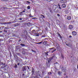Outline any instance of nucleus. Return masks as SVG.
I'll use <instances>...</instances> for the list:
<instances>
[{"mask_svg":"<svg viewBox=\"0 0 78 78\" xmlns=\"http://www.w3.org/2000/svg\"><path fill=\"white\" fill-rule=\"evenodd\" d=\"M41 73L40 72V71H38L36 72V74L37 75H38L39 76H41L40 73Z\"/></svg>","mask_w":78,"mask_h":78,"instance_id":"20e7f679","label":"nucleus"},{"mask_svg":"<svg viewBox=\"0 0 78 78\" xmlns=\"http://www.w3.org/2000/svg\"><path fill=\"white\" fill-rule=\"evenodd\" d=\"M1 64H2V65H4V66H5V63H3L2 62H1Z\"/></svg>","mask_w":78,"mask_h":78,"instance_id":"bb28decb","label":"nucleus"},{"mask_svg":"<svg viewBox=\"0 0 78 78\" xmlns=\"http://www.w3.org/2000/svg\"><path fill=\"white\" fill-rule=\"evenodd\" d=\"M61 7L62 8H65L66 7V5L65 4H63L62 5Z\"/></svg>","mask_w":78,"mask_h":78,"instance_id":"7ed1b4c3","label":"nucleus"},{"mask_svg":"<svg viewBox=\"0 0 78 78\" xmlns=\"http://www.w3.org/2000/svg\"><path fill=\"white\" fill-rule=\"evenodd\" d=\"M40 77H41V76H39L38 75H37L35 76V77H34V78H40Z\"/></svg>","mask_w":78,"mask_h":78,"instance_id":"ddd939ff","label":"nucleus"},{"mask_svg":"<svg viewBox=\"0 0 78 78\" xmlns=\"http://www.w3.org/2000/svg\"><path fill=\"white\" fill-rule=\"evenodd\" d=\"M52 0H47V2H50L51 1H52Z\"/></svg>","mask_w":78,"mask_h":78,"instance_id":"72a5a7b5","label":"nucleus"},{"mask_svg":"<svg viewBox=\"0 0 78 78\" xmlns=\"http://www.w3.org/2000/svg\"><path fill=\"white\" fill-rule=\"evenodd\" d=\"M20 45L22 46L23 47H25V44H21Z\"/></svg>","mask_w":78,"mask_h":78,"instance_id":"c85d7f7f","label":"nucleus"},{"mask_svg":"<svg viewBox=\"0 0 78 78\" xmlns=\"http://www.w3.org/2000/svg\"><path fill=\"white\" fill-rule=\"evenodd\" d=\"M14 67H15V68H17V65H16V64L14 66Z\"/></svg>","mask_w":78,"mask_h":78,"instance_id":"e433bc0d","label":"nucleus"},{"mask_svg":"<svg viewBox=\"0 0 78 78\" xmlns=\"http://www.w3.org/2000/svg\"><path fill=\"white\" fill-rule=\"evenodd\" d=\"M62 72H66V69L64 68H62Z\"/></svg>","mask_w":78,"mask_h":78,"instance_id":"9b49d317","label":"nucleus"},{"mask_svg":"<svg viewBox=\"0 0 78 78\" xmlns=\"http://www.w3.org/2000/svg\"><path fill=\"white\" fill-rule=\"evenodd\" d=\"M34 35H35V36H39V34L37 33H35Z\"/></svg>","mask_w":78,"mask_h":78,"instance_id":"393cba45","label":"nucleus"},{"mask_svg":"<svg viewBox=\"0 0 78 78\" xmlns=\"http://www.w3.org/2000/svg\"><path fill=\"white\" fill-rule=\"evenodd\" d=\"M20 24L19 23H17L15 25V27H17V26L19 25Z\"/></svg>","mask_w":78,"mask_h":78,"instance_id":"4be33fe9","label":"nucleus"},{"mask_svg":"<svg viewBox=\"0 0 78 78\" xmlns=\"http://www.w3.org/2000/svg\"><path fill=\"white\" fill-rule=\"evenodd\" d=\"M67 19H68V20H71V16H68L67 17Z\"/></svg>","mask_w":78,"mask_h":78,"instance_id":"6e6552de","label":"nucleus"},{"mask_svg":"<svg viewBox=\"0 0 78 78\" xmlns=\"http://www.w3.org/2000/svg\"><path fill=\"white\" fill-rule=\"evenodd\" d=\"M27 3H28V4H30V2L28 1H27L26 2Z\"/></svg>","mask_w":78,"mask_h":78,"instance_id":"a19ab883","label":"nucleus"},{"mask_svg":"<svg viewBox=\"0 0 78 78\" xmlns=\"http://www.w3.org/2000/svg\"><path fill=\"white\" fill-rule=\"evenodd\" d=\"M31 51H33V52H35V51L33 50V49H31Z\"/></svg>","mask_w":78,"mask_h":78,"instance_id":"c03bdc74","label":"nucleus"},{"mask_svg":"<svg viewBox=\"0 0 78 78\" xmlns=\"http://www.w3.org/2000/svg\"><path fill=\"white\" fill-rule=\"evenodd\" d=\"M14 58L15 59H16V60H18V57L17 56H14Z\"/></svg>","mask_w":78,"mask_h":78,"instance_id":"b1692460","label":"nucleus"},{"mask_svg":"<svg viewBox=\"0 0 78 78\" xmlns=\"http://www.w3.org/2000/svg\"><path fill=\"white\" fill-rule=\"evenodd\" d=\"M5 28V26H2L0 27V31H1V30H3V29Z\"/></svg>","mask_w":78,"mask_h":78,"instance_id":"9d476101","label":"nucleus"},{"mask_svg":"<svg viewBox=\"0 0 78 78\" xmlns=\"http://www.w3.org/2000/svg\"><path fill=\"white\" fill-rule=\"evenodd\" d=\"M58 73L59 75L60 76L61 75V72L60 71L58 72Z\"/></svg>","mask_w":78,"mask_h":78,"instance_id":"6ab92c4d","label":"nucleus"},{"mask_svg":"<svg viewBox=\"0 0 78 78\" xmlns=\"http://www.w3.org/2000/svg\"><path fill=\"white\" fill-rule=\"evenodd\" d=\"M2 20V18L0 16V20Z\"/></svg>","mask_w":78,"mask_h":78,"instance_id":"a18cd8bd","label":"nucleus"},{"mask_svg":"<svg viewBox=\"0 0 78 78\" xmlns=\"http://www.w3.org/2000/svg\"><path fill=\"white\" fill-rule=\"evenodd\" d=\"M65 72L64 74V75H66V72Z\"/></svg>","mask_w":78,"mask_h":78,"instance_id":"de8ad7c7","label":"nucleus"},{"mask_svg":"<svg viewBox=\"0 0 78 78\" xmlns=\"http://www.w3.org/2000/svg\"><path fill=\"white\" fill-rule=\"evenodd\" d=\"M23 21H23V20H22V21H20V22H23Z\"/></svg>","mask_w":78,"mask_h":78,"instance_id":"69168bd1","label":"nucleus"},{"mask_svg":"<svg viewBox=\"0 0 78 78\" xmlns=\"http://www.w3.org/2000/svg\"><path fill=\"white\" fill-rule=\"evenodd\" d=\"M59 44H58V43H56V47H59Z\"/></svg>","mask_w":78,"mask_h":78,"instance_id":"7c9ffc66","label":"nucleus"},{"mask_svg":"<svg viewBox=\"0 0 78 78\" xmlns=\"http://www.w3.org/2000/svg\"><path fill=\"white\" fill-rule=\"evenodd\" d=\"M66 12H66V14H69V12H67V10H66Z\"/></svg>","mask_w":78,"mask_h":78,"instance_id":"37998d69","label":"nucleus"},{"mask_svg":"<svg viewBox=\"0 0 78 78\" xmlns=\"http://www.w3.org/2000/svg\"><path fill=\"white\" fill-rule=\"evenodd\" d=\"M56 48L57 50H60V47L59 46H58V47H56Z\"/></svg>","mask_w":78,"mask_h":78,"instance_id":"aec40b11","label":"nucleus"},{"mask_svg":"<svg viewBox=\"0 0 78 78\" xmlns=\"http://www.w3.org/2000/svg\"><path fill=\"white\" fill-rule=\"evenodd\" d=\"M66 45H67V46H68V47H69V44H68L66 43Z\"/></svg>","mask_w":78,"mask_h":78,"instance_id":"49530a36","label":"nucleus"},{"mask_svg":"<svg viewBox=\"0 0 78 78\" xmlns=\"http://www.w3.org/2000/svg\"><path fill=\"white\" fill-rule=\"evenodd\" d=\"M43 42V41H42L40 42L37 43V44H42V43Z\"/></svg>","mask_w":78,"mask_h":78,"instance_id":"c756f323","label":"nucleus"},{"mask_svg":"<svg viewBox=\"0 0 78 78\" xmlns=\"http://www.w3.org/2000/svg\"><path fill=\"white\" fill-rule=\"evenodd\" d=\"M59 8L60 9H61V6L59 7Z\"/></svg>","mask_w":78,"mask_h":78,"instance_id":"603ef678","label":"nucleus"},{"mask_svg":"<svg viewBox=\"0 0 78 78\" xmlns=\"http://www.w3.org/2000/svg\"><path fill=\"white\" fill-rule=\"evenodd\" d=\"M65 1V0H60V3H64Z\"/></svg>","mask_w":78,"mask_h":78,"instance_id":"2eb2a0df","label":"nucleus"},{"mask_svg":"<svg viewBox=\"0 0 78 78\" xmlns=\"http://www.w3.org/2000/svg\"><path fill=\"white\" fill-rule=\"evenodd\" d=\"M27 67L28 70H30V67H29L28 66H27Z\"/></svg>","mask_w":78,"mask_h":78,"instance_id":"09e8293b","label":"nucleus"},{"mask_svg":"<svg viewBox=\"0 0 78 78\" xmlns=\"http://www.w3.org/2000/svg\"><path fill=\"white\" fill-rule=\"evenodd\" d=\"M26 66H23L22 69V71H26Z\"/></svg>","mask_w":78,"mask_h":78,"instance_id":"39448f33","label":"nucleus"},{"mask_svg":"<svg viewBox=\"0 0 78 78\" xmlns=\"http://www.w3.org/2000/svg\"><path fill=\"white\" fill-rule=\"evenodd\" d=\"M45 55H47V56H48V53H45Z\"/></svg>","mask_w":78,"mask_h":78,"instance_id":"8fccbe9b","label":"nucleus"},{"mask_svg":"<svg viewBox=\"0 0 78 78\" xmlns=\"http://www.w3.org/2000/svg\"><path fill=\"white\" fill-rule=\"evenodd\" d=\"M34 68H32V73L33 74V73H34Z\"/></svg>","mask_w":78,"mask_h":78,"instance_id":"dca6fc26","label":"nucleus"},{"mask_svg":"<svg viewBox=\"0 0 78 78\" xmlns=\"http://www.w3.org/2000/svg\"><path fill=\"white\" fill-rule=\"evenodd\" d=\"M20 20H22V19L21 18H20Z\"/></svg>","mask_w":78,"mask_h":78,"instance_id":"13d9d810","label":"nucleus"},{"mask_svg":"<svg viewBox=\"0 0 78 78\" xmlns=\"http://www.w3.org/2000/svg\"><path fill=\"white\" fill-rule=\"evenodd\" d=\"M58 64V62L54 63V64Z\"/></svg>","mask_w":78,"mask_h":78,"instance_id":"680f3d73","label":"nucleus"},{"mask_svg":"<svg viewBox=\"0 0 78 78\" xmlns=\"http://www.w3.org/2000/svg\"><path fill=\"white\" fill-rule=\"evenodd\" d=\"M50 63H47V66L48 67H50Z\"/></svg>","mask_w":78,"mask_h":78,"instance_id":"f3484780","label":"nucleus"},{"mask_svg":"<svg viewBox=\"0 0 78 78\" xmlns=\"http://www.w3.org/2000/svg\"><path fill=\"white\" fill-rule=\"evenodd\" d=\"M60 67L61 68V69H64V66H62V65H61L60 66Z\"/></svg>","mask_w":78,"mask_h":78,"instance_id":"a878e982","label":"nucleus"},{"mask_svg":"<svg viewBox=\"0 0 78 78\" xmlns=\"http://www.w3.org/2000/svg\"><path fill=\"white\" fill-rule=\"evenodd\" d=\"M58 36L59 37H60V36H61L60 34H58Z\"/></svg>","mask_w":78,"mask_h":78,"instance_id":"6e6d98bb","label":"nucleus"},{"mask_svg":"<svg viewBox=\"0 0 78 78\" xmlns=\"http://www.w3.org/2000/svg\"><path fill=\"white\" fill-rule=\"evenodd\" d=\"M71 47L72 46V44H71V43H69L68 44V47Z\"/></svg>","mask_w":78,"mask_h":78,"instance_id":"cd10ccee","label":"nucleus"},{"mask_svg":"<svg viewBox=\"0 0 78 78\" xmlns=\"http://www.w3.org/2000/svg\"><path fill=\"white\" fill-rule=\"evenodd\" d=\"M58 7L60 6V5H59V3H58Z\"/></svg>","mask_w":78,"mask_h":78,"instance_id":"3c124183","label":"nucleus"},{"mask_svg":"<svg viewBox=\"0 0 78 78\" xmlns=\"http://www.w3.org/2000/svg\"><path fill=\"white\" fill-rule=\"evenodd\" d=\"M42 73H43V75H44V73H45V72H42Z\"/></svg>","mask_w":78,"mask_h":78,"instance_id":"774afa93","label":"nucleus"},{"mask_svg":"<svg viewBox=\"0 0 78 78\" xmlns=\"http://www.w3.org/2000/svg\"><path fill=\"white\" fill-rule=\"evenodd\" d=\"M73 26H72V25H70L69 27V29H70V30H72V29H73Z\"/></svg>","mask_w":78,"mask_h":78,"instance_id":"1a4fd4ad","label":"nucleus"},{"mask_svg":"<svg viewBox=\"0 0 78 78\" xmlns=\"http://www.w3.org/2000/svg\"><path fill=\"white\" fill-rule=\"evenodd\" d=\"M50 12H51V13H52V12H53L51 10H50Z\"/></svg>","mask_w":78,"mask_h":78,"instance_id":"0e129e2a","label":"nucleus"},{"mask_svg":"<svg viewBox=\"0 0 78 78\" xmlns=\"http://www.w3.org/2000/svg\"><path fill=\"white\" fill-rule=\"evenodd\" d=\"M9 23H11L10 22H7L6 23V24H9Z\"/></svg>","mask_w":78,"mask_h":78,"instance_id":"c9c22d12","label":"nucleus"},{"mask_svg":"<svg viewBox=\"0 0 78 78\" xmlns=\"http://www.w3.org/2000/svg\"><path fill=\"white\" fill-rule=\"evenodd\" d=\"M36 31H35V30H34L32 31V33H33V34H34V33H36Z\"/></svg>","mask_w":78,"mask_h":78,"instance_id":"a211bd4d","label":"nucleus"},{"mask_svg":"<svg viewBox=\"0 0 78 78\" xmlns=\"http://www.w3.org/2000/svg\"><path fill=\"white\" fill-rule=\"evenodd\" d=\"M5 66H2V69H4V68H5Z\"/></svg>","mask_w":78,"mask_h":78,"instance_id":"f704fd0d","label":"nucleus"},{"mask_svg":"<svg viewBox=\"0 0 78 78\" xmlns=\"http://www.w3.org/2000/svg\"><path fill=\"white\" fill-rule=\"evenodd\" d=\"M57 8H58V5H54L52 7V8L54 10H55Z\"/></svg>","mask_w":78,"mask_h":78,"instance_id":"f03ea898","label":"nucleus"},{"mask_svg":"<svg viewBox=\"0 0 78 78\" xmlns=\"http://www.w3.org/2000/svg\"><path fill=\"white\" fill-rule=\"evenodd\" d=\"M45 78H49V77L48 76H45Z\"/></svg>","mask_w":78,"mask_h":78,"instance_id":"79ce46f5","label":"nucleus"},{"mask_svg":"<svg viewBox=\"0 0 78 78\" xmlns=\"http://www.w3.org/2000/svg\"><path fill=\"white\" fill-rule=\"evenodd\" d=\"M49 53V52L47 51L46 52H45V53Z\"/></svg>","mask_w":78,"mask_h":78,"instance_id":"e2e57ef3","label":"nucleus"},{"mask_svg":"<svg viewBox=\"0 0 78 78\" xmlns=\"http://www.w3.org/2000/svg\"><path fill=\"white\" fill-rule=\"evenodd\" d=\"M30 22H28L27 23V25H30Z\"/></svg>","mask_w":78,"mask_h":78,"instance_id":"58836bf2","label":"nucleus"},{"mask_svg":"<svg viewBox=\"0 0 78 78\" xmlns=\"http://www.w3.org/2000/svg\"><path fill=\"white\" fill-rule=\"evenodd\" d=\"M58 16V17H59V16H60V15H59V14H57Z\"/></svg>","mask_w":78,"mask_h":78,"instance_id":"864d4df0","label":"nucleus"},{"mask_svg":"<svg viewBox=\"0 0 78 78\" xmlns=\"http://www.w3.org/2000/svg\"><path fill=\"white\" fill-rule=\"evenodd\" d=\"M72 34L73 36H75L76 34V32L75 31H73L72 32Z\"/></svg>","mask_w":78,"mask_h":78,"instance_id":"423d86ee","label":"nucleus"},{"mask_svg":"<svg viewBox=\"0 0 78 78\" xmlns=\"http://www.w3.org/2000/svg\"><path fill=\"white\" fill-rule=\"evenodd\" d=\"M40 22H44V19L42 17L40 18Z\"/></svg>","mask_w":78,"mask_h":78,"instance_id":"0eeeda50","label":"nucleus"},{"mask_svg":"<svg viewBox=\"0 0 78 78\" xmlns=\"http://www.w3.org/2000/svg\"><path fill=\"white\" fill-rule=\"evenodd\" d=\"M46 39H47V38H45L43 39V41H46Z\"/></svg>","mask_w":78,"mask_h":78,"instance_id":"5fc2aeb1","label":"nucleus"},{"mask_svg":"<svg viewBox=\"0 0 78 78\" xmlns=\"http://www.w3.org/2000/svg\"><path fill=\"white\" fill-rule=\"evenodd\" d=\"M8 28V27H5V28H4V30H7Z\"/></svg>","mask_w":78,"mask_h":78,"instance_id":"4c0bfd02","label":"nucleus"},{"mask_svg":"<svg viewBox=\"0 0 78 78\" xmlns=\"http://www.w3.org/2000/svg\"><path fill=\"white\" fill-rule=\"evenodd\" d=\"M4 32H5L6 33H7V30H6L4 29Z\"/></svg>","mask_w":78,"mask_h":78,"instance_id":"2f4dec72","label":"nucleus"},{"mask_svg":"<svg viewBox=\"0 0 78 78\" xmlns=\"http://www.w3.org/2000/svg\"><path fill=\"white\" fill-rule=\"evenodd\" d=\"M59 37H60V38L61 39H62V37L61 35H60V36Z\"/></svg>","mask_w":78,"mask_h":78,"instance_id":"ea45409f","label":"nucleus"},{"mask_svg":"<svg viewBox=\"0 0 78 78\" xmlns=\"http://www.w3.org/2000/svg\"><path fill=\"white\" fill-rule=\"evenodd\" d=\"M55 47H53L52 48H49V52H51L52 53L53 52L55 51H56V49L54 48Z\"/></svg>","mask_w":78,"mask_h":78,"instance_id":"f257e3e1","label":"nucleus"},{"mask_svg":"<svg viewBox=\"0 0 78 78\" xmlns=\"http://www.w3.org/2000/svg\"><path fill=\"white\" fill-rule=\"evenodd\" d=\"M41 16H43V18H45V16H44L43 15H41Z\"/></svg>","mask_w":78,"mask_h":78,"instance_id":"bf43d9fd","label":"nucleus"},{"mask_svg":"<svg viewBox=\"0 0 78 78\" xmlns=\"http://www.w3.org/2000/svg\"><path fill=\"white\" fill-rule=\"evenodd\" d=\"M17 65H18V66H19V65H20V63H18L17 64Z\"/></svg>","mask_w":78,"mask_h":78,"instance_id":"338daca9","label":"nucleus"},{"mask_svg":"<svg viewBox=\"0 0 78 78\" xmlns=\"http://www.w3.org/2000/svg\"><path fill=\"white\" fill-rule=\"evenodd\" d=\"M52 74V73L51 72H49L48 73V76H50Z\"/></svg>","mask_w":78,"mask_h":78,"instance_id":"412c9836","label":"nucleus"},{"mask_svg":"<svg viewBox=\"0 0 78 78\" xmlns=\"http://www.w3.org/2000/svg\"><path fill=\"white\" fill-rule=\"evenodd\" d=\"M20 41H21L20 39L18 41L19 42H20Z\"/></svg>","mask_w":78,"mask_h":78,"instance_id":"052dcab7","label":"nucleus"},{"mask_svg":"<svg viewBox=\"0 0 78 78\" xmlns=\"http://www.w3.org/2000/svg\"><path fill=\"white\" fill-rule=\"evenodd\" d=\"M54 57H55V54H53V56H52L51 58H51V59H53V58H54Z\"/></svg>","mask_w":78,"mask_h":78,"instance_id":"5701e85b","label":"nucleus"},{"mask_svg":"<svg viewBox=\"0 0 78 78\" xmlns=\"http://www.w3.org/2000/svg\"><path fill=\"white\" fill-rule=\"evenodd\" d=\"M64 78H68V77L67 76H65Z\"/></svg>","mask_w":78,"mask_h":78,"instance_id":"4d7b16f0","label":"nucleus"},{"mask_svg":"<svg viewBox=\"0 0 78 78\" xmlns=\"http://www.w3.org/2000/svg\"><path fill=\"white\" fill-rule=\"evenodd\" d=\"M27 9H30V6H27Z\"/></svg>","mask_w":78,"mask_h":78,"instance_id":"473e14b6","label":"nucleus"},{"mask_svg":"<svg viewBox=\"0 0 78 78\" xmlns=\"http://www.w3.org/2000/svg\"><path fill=\"white\" fill-rule=\"evenodd\" d=\"M43 45H45L47 43V41H45L43 42Z\"/></svg>","mask_w":78,"mask_h":78,"instance_id":"f8f14e48","label":"nucleus"},{"mask_svg":"<svg viewBox=\"0 0 78 78\" xmlns=\"http://www.w3.org/2000/svg\"><path fill=\"white\" fill-rule=\"evenodd\" d=\"M51 59L50 58H48V63H50V61H51Z\"/></svg>","mask_w":78,"mask_h":78,"instance_id":"4468645a","label":"nucleus"}]
</instances>
